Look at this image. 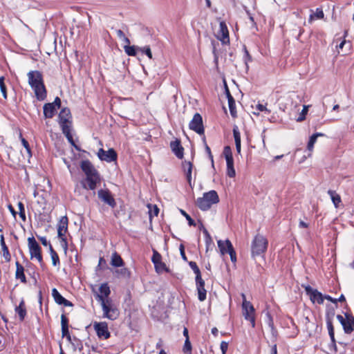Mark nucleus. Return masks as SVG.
Returning <instances> with one entry per match:
<instances>
[{
  "instance_id": "f257e3e1",
  "label": "nucleus",
  "mask_w": 354,
  "mask_h": 354,
  "mask_svg": "<svg viewBox=\"0 0 354 354\" xmlns=\"http://www.w3.org/2000/svg\"><path fill=\"white\" fill-rule=\"evenodd\" d=\"M28 84L33 90L38 101H44L47 97V90L44 82L43 75L39 71H30L27 74Z\"/></svg>"
},
{
  "instance_id": "f03ea898",
  "label": "nucleus",
  "mask_w": 354,
  "mask_h": 354,
  "mask_svg": "<svg viewBox=\"0 0 354 354\" xmlns=\"http://www.w3.org/2000/svg\"><path fill=\"white\" fill-rule=\"evenodd\" d=\"M96 299L101 304L104 317L111 320H115L119 317L120 311L113 304L111 299H105L102 295H99V294L97 295Z\"/></svg>"
},
{
  "instance_id": "7ed1b4c3",
  "label": "nucleus",
  "mask_w": 354,
  "mask_h": 354,
  "mask_svg": "<svg viewBox=\"0 0 354 354\" xmlns=\"http://www.w3.org/2000/svg\"><path fill=\"white\" fill-rule=\"evenodd\" d=\"M219 202V197L217 192L211 190L203 194V197L198 198L196 204L203 211L208 210L212 205Z\"/></svg>"
},
{
  "instance_id": "20e7f679",
  "label": "nucleus",
  "mask_w": 354,
  "mask_h": 354,
  "mask_svg": "<svg viewBox=\"0 0 354 354\" xmlns=\"http://www.w3.org/2000/svg\"><path fill=\"white\" fill-rule=\"evenodd\" d=\"M268 241L267 239L259 234H257L251 244V252L252 257L263 255L267 250Z\"/></svg>"
},
{
  "instance_id": "39448f33",
  "label": "nucleus",
  "mask_w": 354,
  "mask_h": 354,
  "mask_svg": "<svg viewBox=\"0 0 354 354\" xmlns=\"http://www.w3.org/2000/svg\"><path fill=\"white\" fill-rule=\"evenodd\" d=\"M241 297L243 299L242 303V309H243V315L244 318L250 322L251 325L253 328L255 327V310L253 305L248 301L246 300V297L245 294H241Z\"/></svg>"
},
{
  "instance_id": "423d86ee",
  "label": "nucleus",
  "mask_w": 354,
  "mask_h": 354,
  "mask_svg": "<svg viewBox=\"0 0 354 354\" xmlns=\"http://www.w3.org/2000/svg\"><path fill=\"white\" fill-rule=\"evenodd\" d=\"M28 245L30 252V259L35 258L40 263L43 265V257L41 255V248L39 243L37 242L34 236L28 239Z\"/></svg>"
},
{
  "instance_id": "0eeeda50",
  "label": "nucleus",
  "mask_w": 354,
  "mask_h": 354,
  "mask_svg": "<svg viewBox=\"0 0 354 354\" xmlns=\"http://www.w3.org/2000/svg\"><path fill=\"white\" fill-rule=\"evenodd\" d=\"M68 219L66 216H62L57 224V235L61 240L62 245L67 248V241L66 233L68 231Z\"/></svg>"
},
{
  "instance_id": "6e6552de",
  "label": "nucleus",
  "mask_w": 354,
  "mask_h": 354,
  "mask_svg": "<svg viewBox=\"0 0 354 354\" xmlns=\"http://www.w3.org/2000/svg\"><path fill=\"white\" fill-rule=\"evenodd\" d=\"M218 247L220 250V252L222 254H225L228 253L230 256V259L232 262L236 263V252L232 246L231 241L228 239L225 241L219 240L217 242Z\"/></svg>"
},
{
  "instance_id": "1a4fd4ad",
  "label": "nucleus",
  "mask_w": 354,
  "mask_h": 354,
  "mask_svg": "<svg viewBox=\"0 0 354 354\" xmlns=\"http://www.w3.org/2000/svg\"><path fill=\"white\" fill-rule=\"evenodd\" d=\"M101 181L100 174L86 176L85 178L80 181L82 187L86 190H95L97 185Z\"/></svg>"
},
{
  "instance_id": "9d476101",
  "label": "nucleus",
  "mask_w": 354,
  "mask_h": 354,
  "mask_svg": "<svg viewBox=\"0 0 354 354\" xmlns=\"http://www.w3.org/2000/svg\"><path fill=\"white\" fill-rule=\"evenodd\" d=\"M337 319L342 325L345 333L351 334L354 331V317L352 315L346 313L345 317L341 315H337Z\"/></svg>"
},
{
  "instance_id": "9b49d317",
  "label": "nucleus",
  "mask_w": 354,
  "mask_h": 354,
  "mask_svg": "<svg viewBox=\"0 0 354 354\" xmlns=\"http://www.w3.org/2000/svg\"><path fill=\"white\" fill-rule=\"evenodd\" d=\"M223 154L225 155L227 163V175L230 178H234L236 176V171L234 167L232 153L229 146L224 147Z\"/></svg>"
},
{
  "instance_id": "f8f14e48",
  "label": "nucleus",
  "mask_w": 354,
  "mask_h": 354,
  "mask_svg": "<svg viewBox=\"0 0 354 354\" xmlns=\"http://www.w3.org/2000/svg\"><path fill=\"white\" fill-rule=\"evenodd\" d=\"M189 127L191 130L195 131L200 136L204 135L205 129L203 123V118L198 113L194 115L192 120L189 124Z\"/></svg>"
},
{
  "instance_id": "ddd939ff",
  "label": "nucleus",
  "mask_w": 354,
  "mask_h": 354,
  "mask_svg": "<svg viewBox=\"0 0 354 354\" xmlns=\"http://www.w3.org/2000/svg\"><path fill=\"white\" fill-rule=\"evenodd\" d=\"M93 328L100 339H107L110 337L111 333L109 331L108 324L106 322H95Z\"/></svg>"
},
{
  "instance_id": "4468645a",
  "label": "nucleus",
  "mask_w": 354,
  "mask_h": 354,
  "mask_svg": "<svg viewBox=\"0 0 354 354\" xmlns=\"http://www.w3.org/2000/svg\"><path fill=\"white\" fill-rule=\"evenodd\" d=\"M97 196L102 202L109 205L111 208H115L116 207L117 204L115 200L108 189H101L98 190Z\"/></svg>"
},
{
  "instance_id": "2eb2a0df",
  "label": "nucleus",
  "mask_w": 354,
  "mask_h": 354,
  "mask_svg": "<svg viewBox=\"0 0 354 354\" xmlns=\"http://www.w3.org/2000/svg\"><path fill=\"white\" fill-rule=\"evenodd\" d=\"M59 124L61 129L65 127H71V113L68 108H63L58 115Z\"/></svg>"
},
{
  "instance_id": "dca6fc26",
  "label": "nucleus",
  "mask_w": 354,
  "mask_h": 354,
  "mask_svg": "<svg viewBox=\"0 0 354 354\" xmlns=\"http://www.w3.org/2000/svg\"><path fill=\"white\" fill-rule=\"evenodd\" d=\"M97 156L101 160L111 162L116 160L117 153L113 149H109L108 151H105L101 148L97 152Z\"/></svg>"
},
{
  "instance_id": "f3484780",
  "label": "nucleus",
  "mask_w": 354,
  "mask_h": 354,
  "mask_svg": "<svg viewBox=\"0 0 354 354\" xmlns=\"http://www.w3.org/2000/svg\"><path fill=\"white\" fill-rule=\"evenodd\" d=\"M151 261L154 264L155 269L157 272H162L163 271H168L166 264L162 261L161 255L156 251L153 250Z\"/></svg>"
},
{
  "instance_id": "a211bd4d",
  "label": "nucleus",
  "mask_w": 354,
  "mask_h": 354,
  "mask_svg": "<svg viewBox=\"0 0 354 354\" xmlns=\"http://www.w3.org/2000/svg\"><path fill=\"white\" fill-rule=\"evenodd\" d=\"M217 38L223 44L230 43L229 31L225 21H222L219 24V30L218 32Z\"/></svg>"
},
{
  "instance_id": "6ab92c4d",
  "label": "nucleus",
  "mask_w": 354,
  "mask_h": 354,
  "mask_svg": "<svg viewBox=\"0 0 354 354\" xmlns=\"http://www.w3.org/2000/svg\"><path fill=\"white\" fill-rule=\"evenodd\" d=\"M80 168L86 176L99 173L88 160H82L80 163Z\"/></svg>"
},
{
  "instance_id": "aec40b11",
  "label": "nucleus",
  "mask_w": 354,
  "mask_h": 354,
  "mask_svg": "<svg viewBox=\"0 0 354 354\" xmlns=\"http://www.w3.org/2000/svg\"><path fill=\"white\" fill-rule=\"evenodd\" d=\"M52 296L55 301L59 305H64V306H73L72 302L62 297V295L58 292V290L56 288H53L52 290Z\"/></svg>"
},
{
  "instance_id": "412c9836",
  "label": "nucleus",
  "mask_w": 354,
  "mask_h": 354,
  "mask_svg": "<svg viewBox=\"0 0 354 354\" xmlns=\"http://www.w3.org/2000/svg\"><path fill=\"white\" fill-rule=\"evenodd\" d=\"M170 147L177 158L179 159H182L183 158L184 148L182 147L179 140L176 139L174 141H171L170 143Z\"/></svg>"
},
{
  "instance_id": "4be33fe9",
  "label": "nucleus",
  "mask_w": 354,
  "mask_h": 354,
  "mask_svg": "<svg viewBox=\"0 0 354 354\" xmlns=\"http://www.w3.org/2000/svg\"><path fill=\"white\" fill-rule=\"evenodd\" d=\"M196 288L198 291V298L199 301H203L206 299L207 291L205 289V281L201 277V279H196Z\"/></svg>"
},
{
  "instance_id": "5701e85b",
  "label": "nucleus",
  "mask_w": 354,
  "mask_h": 354,
  "mask_svg": "<svg viewBox=\"0 0 354 354\" xmlns=\"http://www.w3.org/2000/svg\"><path fill=\"white\" fill-rule=\"evenodd\" d=\"M193 165L189 161H184L183 162V168L187 180L189 185L191 188H193V185L192 184V172Z\"/></svg>"
},
{
  "instance_id": "b1692460",
  "label": "nucleus",
  "mask_w": 354,
  "mask_h": 354,
  "mask_svg": "<svg viewBox=\"0 0 354 354\" xmlns=\"http://www.w3.org/2000/svg\"><path fill=\"white\" fill-rule=\"evenodd\" d=\"M334 315H335V312H334V310H333L331 312V315H330L329 314H328L326 316V318L328 334H329L331 341L333 342V343L335 342V332H334V327L333 325L332 319H333V317L334 316Z\"/></svg>"
},
{
  "instance_id": "393cba45",
  "label": "nucleus",
  "mask_w": 354,
  "mask_h": 354,
  "mask_svg": "<svg viewBox=\"0 0 354 354\" xmlns=\"http://www.w3.org/2000/svg\"><path fill=\"white\" fill-rule=\"evenodd\" d=\"M334 315H335V312H334V310H333L331 312V315H330L329 314H328L326 316V318L328 334H329L331 341L333 342V343L335 342V332H334V327L333 325L332 319H333V317L334 316Z\"/></svg>"
},
{
  "instance_id": "a878e982",
  "label": "nucleus",
  "mask_w": 354,
  "mask_h": 354,
  "mask_svg": "<svg viewBox=\"0 0 354 354\" xmlns=\"http://www.w3.org/2000/svg\"><path fill=\"white\" fill-rule=\"evenodd\" d=\"M45 118H52L56 112V108L53 103H46L43 107Z\"/></svg>"
},
{
  "instance_id": "bb28decb",
  "label": "nucleus",
  "mask_w": 354,
  "mask_h": 354,
  "mask_svg": "<svg viewBox=\"0 0 354 354\" xmlns=\"http://www.w3.org/2000/svg\"><path fill=\"white\" fill-rule=\"evenodd\" d=\"M16 273L15 277L17 279H20L22 283H26V278L24 274V268L19 263V261H16Z\"/></svg>"
},
{
  "instance_id": "cd10ccee",
  "label": "nucleus",
  "mask_w": 354,
  "mask_h": 354,
  "mask_svg": "<svg viewBox=\"0 0 354 354\" xmlns=\"http://www.w3.org/2000/svg\"><path fill=\"white\" fill-rule=\"evenodd\" d=\"M15 312L17 314H18L20 321H24L27 313L25 302L24 300H21L19 306H16Z\"/></svg>"
},
{
  "instance_id": "c85d7f7f",
  "label": "nucleus",
  "mask_w": 354,
  "mask_h": 354,
  "mask_svg": "<svg viewBox=\"0 0 354 354\" xmlns=\"http://www.w3.org/2000/svg\"><path fill=\"white\" fill-rule=\"evenodd\" d=\"M111 264L113 267L118 268L123 266L124 263L120 255L118 252H115L112 254Z\"/></svg>"
},
{
  "instance_id": "c756f323",
  "label": "nucleus",
  "mask_w": 354,
  "mask_h": 354,
  "mask_svg": "<svg viewBox=\"0 0 354 354\" xmlns=\"http://www.w3.org/2000/svg\"><path fill=\"white\" fill-rule=\"evenodd\" d=\"M0 243H1V246L2 250H3V256L6 261V262L10 261L11 255L10 254L8 248L7 247V245L5 243L4 237H3V234L1 235Z\"/></svg>"
},
{
  "instance_id": "7c9ffc66",
  "label": "nucleus",
  "mask_w": 354,
  "mask_h": 354,
  "mask_svg": "<svg viewBox=\"0 0 354 354\" xmlns=\"http://www.w3.org/2000/svg\"><path fill=\"white\" fill-rule=\"evenodd\" d=\"M62 133L64 134V136L66 137L68 141L75 147L77 150H80V149L77 147V146L75 145V142L73 138V136L71 134V127H64L63 129H62Z\"/></svg>"
},
{
  "instance_id": "2f4dec72",
  "label": "nucleus",
  "mask_w": 354,
  "mask_h": 354,
  "mask_svg": "<svg viewBox=\"0 0 354 354\" xmlns=\"http://www.w3.org/2000/svg\"><path fill=\"white\" fill-rule=\"evenodd\" d=\"M62 133L64 134V136L66 137L68 141L75 147L77 150H80V149L77 147V146L75 145V142L73 138V136L71 134V127H64L63 129H62Z\"/></svg>"
},
{
  "instance_id": "473e14b6",
  "label": "nucleus",
  "mask_w": 354,
  "mask_h": 354,
  "mask_svg": "<svg viewBox=\"0 0 354 354\" xmlns=\"http://www.w3.org/2000/svg\"><path fill=\"white\" fill-rule=\"evenodd\" d=\"M324 17V13L323 12V10L321 8H317L315 12H313L310 14L308 22L312 23V21L314 20L315 18L317 19H322Z\"/></svg>"
},
{
  "instance_id": "72a5a7b5",
  "label": "nucleus",
  "mask_w": 354,
  "mask_h": 354,
  "mask_svg": "<svg viewBox=\"0 0 354 354\" xmlns=\"http://www.w3.org/2000/svg\"><path fill=\"white\" fill-rule=\"evenodd\" d=\"M327 193L330 196L334 205L337 207L339 204L341 203L340 196L337 194L335 191L331 189H329Z\"/></svg>"
},
{
  "instance_id": "f704fd0d",
  "label": "nucleus",
  "mask_w": 354,
  "mask_h": 354,
  "mask_svg": "<svg viewBox=\"0 0 354 354\" xmlns=\"http://www.w3.org/2000/svg\"><path fill=\"white\" fill-rule=\"evenodd\" d=\"M310 299L313 303L317 301L319 304H322L324 300V295H323L317 290H315L314 293L312 295Z\"/></svg>"
},
{
  "instance_id": "c9c22d12",
  "label": "nucleus",
  "mask_w": 354,
  "mask_h": 354,
  "mask_svg": "<svg viewBox=\"0 0 354 354\" xmlns=\"http://www.w3.org/2000/svg\"><path fill=\"white\" fill-rule=\"evenodd\" d=\"M99 291L100 292V295H102L105 299H109V296L111 294V290L107 283L101 284L99 288Z\"/></svg>"
},
{
  "instance_id": "e433bc0d",
  "label": "nucleus",
  "mask_w": 354,
  "mask_h": 354,
  "mask_svg": "<svg viewBox=\"0 0 354 354\" xmlns=\"http://www.w3.org/2000/svg\"><path fill=\"white\" fill-rule=\"evenodd\" d=\"M49 251H50V257L52 259L53 265L54 266H57L59 265L60 261H59V256H58L57 253L55 252V250L53 249L51 244H50Z\"/></svg>"
},
{
  "instance_id": "4c0bfd02",
  "label": "nucleus",
  "mask_w": 354,
  "mask_h": 354,
  "mask_svg": "<svg viewBox=\"0 0 354 354\" xmlns=\"http://www.w3.org/2000/svg\"><path fill=\"white\" fill-rule=\"evenodd\" d=\"M201 228L203 229V232L205 236V244H206V250H207L209 249V247L213 244L212 239L207 230V229L203 226V224H201Z\"/></svg>"
},
{
  "instance_id": "58836bf2",
  "label": "nucleus",
  "mask_w": 354,
  "mask_h": 354,
  "mask_svg": "<svg viewBox=\"0 0 354 354\" xmlns=\"http://www.w3.org/2000/svg\"><path fill=\"white\" fill-rule=\"evenodd\" d=\"M115 274L120 277H123L125 279H129L131 277V272L127 268H122L121 269H118L115 270Z\"/></svg>"
},
{
  "instance_id": "ea45409f",
  "label": "nucleus",
  "mask_w": 354,
  "mask_h": 354,
  "mask_svg": "<svg viewBox=\"0 0 354 354\" xmlns=\"http://www.w3.org/2000/svg\"><path fill=\"white\" fill-rule=\"evenodd\" d=\"M228 106L230 111V114L232 118H235L237 117V113L236 111V104H235V100L234 98H230V100L228 101Z\"/></svg>"
},
{
  "instance_id": "a19ab883",
  "label": "nucleus",
  "mask_w": 354,
  "mask_h": 354,
  "mask_svg": "<svg viewBox=\"0 0 354 354\" xmlns=\"http://www.w3.org/2000/svg\"><path fill=\"white\" fill-rule=\"evenodd\" d=\"M189 266H190V268L192 269V270L195 273L196 279H201V273L200 269L198 268L196 263L194 261H189Z\"/></svg>"
},
{
  "instance_id": "79ce46f5",
  "label": "nucleus",
  "mask_w": 354,
  "mask_h": 354,
  "mask_svg": "<svg viewBox=\"0 0 354 354\" xmlns=\"http://www.w3.org/2000/svg\"><path fill=\"white\" fill-rule=\"evenodd\" d=\"M124 48L125 53L129 56H135L136 55L138 47H136L135 46H124Z\"/></svg>"
},
{
  "instance_id": "37998d69",
  "label": "nucleus",
  "mask_w": 354,
  "mask_h": 354,
  "mask_svg": "<svg viewBox=\"0 0 354 354\" xmlns=\"http://www.w3.org/2000/svg\"><path fill=\"white\" fill-rule=\"evenodd\" d=\"M5 78L3 76L0 77V89L4 99H7V88L4 83Z\"/></svg>"
},
{
  "instance_id": "c03bdc74",
  "label": "nucleus",
  "mask_w": 354,
  "mask_h": 354,
  "mask_svg": "<svg viewBox=\"0 0 354 354\" xmlns=\"http://www.w3.org/2000/svg\"><path fill=\"white\" fill-rule=\"evenodd\" d=\"M138 50L145 54L149 59H152V53L149 46H146L144 47H138Z\"/></svg>"
},
{
  "instance_id": "a18cd8bd",
  "label": "nucleus",
  "mask_w": 354,
  "mask_h": 354,
  "mask_svg": "<svg viewBox=\"0 0 354 354\" xmlns=\"http://www.w3.org/2000/svg\"><path fill=\"white\" fill-rule=\"evenodd\" d=\"M318 138V134H313L310 137L309 141L308 142L307 149L309 151H312L314 147V144L316 142L317 138Z\"/></svg>"
},
{
  "instance_id": "49530a36",
  "label": "nucleus",
  "mask_w": 354,
  "mask_h": 354,
  "mask_svg": "<svg viewBox=\"0 0 354 354\" xmlns=\"http://www.w3.org/2000/svg\"><path fill=\"white\" fill-rule=\"evenodd\" d=\"M192 344L189 341V338L187 337L185 339L184 346H183V352L185 353L192 354Z\"/></svg>"
},
{
  "instance_id": "de8ad7c7",
  "label": "nucleus",
  "mask_w": 354,
  "mask_h": 354,
  "mask_svg": "<svg viewBox=\"0 0 354 354\" xmlns=\"http://www.w3.org/2000/svg\"><path fill=\"white\" fill-rule=\"evenodd\" d=\"M233 136L235 143L241 142V133L236 125H234L233 127Z\"/></svg>"
},
{
  "instance_id": "09e8293b",
  "label": "nucleus",
  "mask_w": 354,
  "mask_h": 354,
  "mask_svg": "<svg viewBox=\"0 0 354 354\" xmlns=\"http://www.w3.org/2000/svg\"><path fill=\"white\" fill-rule=\"evenodd\" d=\"M20 138H21V143H22V145L24 147V148L26 149V151L28 152V153L31 156V149H30V147L29 145V143L28 142L22 137V135L20 134Z\"/></svg>"
},
{
  "instance_id": "8fccbe9b",
  "label": "nucleus",
  "mask_w": 354,
  "mask_h": 354,
  "mask_svg": "<svg viewBox=\"0 0 354 354\" xmlns=\"http://www.w3.org/2000/svg\"><path fill=\"white\" fill-rule=\"evenodd\" d=\"M308 106H304L301 112L300 113L299 116L297 119V122H302V121H304L306 119V115L308 113Z\"/></svg>"
},
{
  "instance_id": "3c124183",
  "label": "nucleus",
  "mask_w": 354,
  "mask_h": 354,
  "mask_svg": "<svg viewBox=\"0 0 354 354\" xmlns=\"http://www.w3.org/2000/svg\"><path fill=\"white\" fill-rule=\"evenodd\" d=\"M180 213L186 218L190 226L196 225L195 221L191 218V216L188 214L186 213V212H185L183 209H180Z\"/></svg>"
},
{
  "instance_id": "603ef678",
  "label": "nucleus",
  "mask_w": 354,
  "mask_h": 354,
  "mask_svg": "<svg viewBox=\"0 0 354 354\" xmlns=\"http://www.w3.org/2000/svg\"><path fill=\"white\" fill-rule=\"evenodd\" d=\"M302 287L305 289L306 294L310 297L314 293L315 290L309 285H302Z\"/></svg>"
},
{
  "instance_id": "864d4df0",
  "label": "nucleus",
  "mask_w": 354,
  "mask_h": 354,
  "mask_svg": "<svg viewBox=\"0 0 354 354\" xmlns=\"http://www.w3.org/2000/svg\"><path fill=\"white\" fill-rule=\"evenodd\" d=\"M61 325L62 328L68 327V319L64 314L61 315Z\"/></svg>"
},
{
  "instance_id": "5fc2aeb1",
  "label": "nucleus",
  "mask_w": 354,
  "mask_h": 354,
  "mask_svg": "<svg viewBox=\"0 0 354 354\" xmlns=\"http://www.w3.org/2000/svg\"><path fill=\"white\" fill-rule=\"evenodd\" d=\"M244 50H245L244 61H245L246 68H248V62L252 60V57L245 47L244 48Z\"/></svg>"
},
{
  "instance_id": "6e6d98bb",
  "label": "nucleus",
  "mask_w": 354,
  "mask_h": 354,
  "mask_svg": "<svg viewBox=\"0 0 354 354\" xmlns=\"http://www.w3.org/2000/svg\"><path fill=\"white\" fill-rule=\"evenodd\" d=\"M205 151H206V152H207V153L208 154V157H209V158L210 159V160H211V162H212V167H214V159H213V156H212V154L211 149H210L209 147L207 145V144H205Z\"/></svg>"
},
{
  "instance_id": "4d7b16f0",
  "label": "nucleus",
  "mask_w": 354,
  "mask_h": 354,
  "mask_svg": "<svg viewBox=\"0 0 354 354\" xmlns=\"http://www.w3.org/2000/svg\"><path fill=\"white\" fill-rule=\"evenodd\" d=\"M227 348H228V343L225 342V341L221 342V350L222 351V354H226V352L227 351Z\"/></svg>"
},
{
  "instance_id": "13d9d810",
  "label": "nucleus",
  "mask_w": 354,
  "mask_h": 354,
  "mask_svg": "<svg viewBox=\"0 0 354 354\" xmlns=\"http://www.w3.org/2000/svg\"><path fill=\"white\" fill-rule=\"evenodd\" d=\"M268 324L269 327L271 328L272 334H274V333L276 332V330H275V328H274V326L273 319H272V317L270 315H268Z\"/></svg>"
},
{
  "instance_id": "bf43d9fd",
  "label": "nucleus",
  "mask_w": 354,
  "mask_h": 354,
  "mask_svg": "<svg viewBox=\"0 0 354 354\" xmlns=\"http://www.w3.org/2000/svg\"><path fill=\"white\" fill-rule=\"evenodd\" d=\"M179 250H180V255H181L182 259L185 261H187V257L185 255V248H184V245L183 244L180 245Z\"/></svg>"
},
{
  "instance_id": "052dcab7",
  "label": "nucleus",
  "mask_w": 354,
  "mask_h": 354,
  "mask_svg": "<svg viewBox=\"0 0 354 354\" xmlns=\"http://www.w3.org/2000/svg\"><path fill=\"white\" fill-rule=\"evenodd\" d=\"M158 213H159V209L158 208V207L156 205H154L153 209H150V211H149L150 217H151L152 216H157Z\"/></svg>"
},
{
  "instance_id": "680f3d73",
  "label": "nucleus",
  "mask_w": 354,
  "mask_h": 354,
  "mask_svg": "<svg viewBox=\"0 0 354 354\" xmlns=\"http://www.w3.org/2000/svg\"><path fill=\"white\" fill-rule=\"evenodd\" d=\"M257 109L260 111H266L268 112V113H270V111L268 110L267 108L266 107L265 105H263L261 104H258L257 105Z\"/></svg>"
},
{
  "instance_id": "e2e57ef3",
  "label": "nucleus",
  "mask_w": 354,
  "mask_h": 354,
  "mask_svg": "<svg viewBox=\"0 0 354 354\" xmlns=\"http://www.w3.org/2000/svg\"><path fill=\"white\" fill-rule=\"evenodd\" d=\"M38 239H39V241H41V243H42L43 245H44V246L49 245L50 246V243L47 241V239L45 236H39Z\"/></svg>"
},
{
  "instance_id": "0e129e2a",
  "label": "nucleus",
  "mask_w": 354,
  "mask_h": 354,
  "mask_svg": "<svg viewBox=\"0 0 354 354\" xmlns=\"http://www.w3.org/2000/svg\"><path fill=\"white\" fill-rule=\"evenodd\" d=\"M53 105H55V108H56V106L59 109L60 106H61V100L59 97H56L54 102H53Z\"/></svg>"
},
{
  "instance_id": "69168bd1",
  "label": "nucleus",
  "mask_w": 354,
  "mask_h": 354,
  "mask_svg": "<svg viewBox=\"0 0 354 354\" xmlns=\"http://www.w3.org/2000/svg\"><path fill=\"white\" fill-rule=\"evenodd\" d=\"M73 340L76 342V346L80 350H82V348H83V346H82V344L81 341L78 338H77L75 337H73Z\"/></svg>"
},
{
  "instance_id": "338daca9",
  "label": "nucleus",
  "mask_w": 354,
  "mask_h": 354,
  "mask_svg": "<svg viewBox=\"0 0 354 354\" xmlns=\"http://www.w3.org/2000/svg\"><path fill=\"white\" fill-rule=\"evenodd\" d=\"M308 226H309L308 223H306V222H304V221H301V220L299 221V227L300 228H307V227H308Z\"/></svg>"
},
{
  "instance_id": "774afa93",
  "label": "nucleus",
  "mask_w": 354,
  "mask_h": 354,
  "mask_svg": "<svg viewBox=\"0 0 354 354\" xmlns=\"http://www.w3.org/2000/svg\"><path fill=\"white\" fill-rule=\"evenodd\" d=\"M106 265V262L104 257H100L97 267H104Z\"/></svg>"
}]
</instances>
